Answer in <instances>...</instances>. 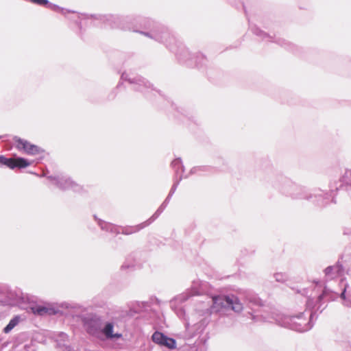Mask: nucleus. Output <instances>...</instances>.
<instances>
[{
	"label": "nucleus",
	"mask_w": 351,
	"mask_h": 351,
	"mask_svg": "<svg viewBox=\"0 0 351 351\" xmlns=\"http://www.w3.org/2000/svg\"><path fill=\"white\" fill-rule=\"evenodd\" d=\"M32 312L35 315H54L58 313V309L53 306H45L41 305H36L31 308Z\"/></svg>",
	"instance_id": "nucleus-7"
},
{
	"label": "nucleus",
	"mask_w": 351,
	"mask_h": 351,
	"mask_svg": "<svg viewBox=\"0 0 351 351\" xmlns=\"http://www.w3.org/2000/svg\"><path fill=\"white\" fill-rule=\"evenodd\" d=\"M342 271L341 265H336L334 266H330L326 268L325 274L329 278H333L340 274Z\"/></svg>",
	"instance_id": "nucleus-9"
},
{
	"label": "nucleus",
	"mask_w": 351,
	"mask_h": 351,
	"mask_svg": "<svg viewBox=\"0 0 351 351\" xmlns=\"http://www.w3.org/2000/svg\"><path fill=\"white\" fill-rule=\"evenodd\" d=\"M226 305L230 306L231 309L236 313H240L243 309L242 303L237 296L218 295L213 297L212 311L219 312Z\"/></svg>",
	"instance_id": "nucleus-1"
},
{
	"label": "nucleus",
	"mask_w": 351,
	"mask_h": 351,
	"mask_svg": "<svg viewBox=\"0 0 351 351\" xmlns=\"http://www.w3.org/2000/svg\"><path fill=\"white\" fill-rule=\"evenodd\" d=\"M114 325L112 323H107L102 329L103 333L108 339L119 338L121 335L119 333H113Z\"/></svg>",
	"instance_id": "nucleus-8"
},
{
	"label": "nucleus",
	"mask_w": 351,
	"mask_h": 351,
	"mask_svg": "<svg viewBox=\"0 0 351 351\" xmlns=\"http://www.w3.org/2000/svg\"><path fill=\"white\" fill-rule=\"evenodd\" d=\"M84 326L87 332L96 335L101 328V320L97 317H87L84 319Z\"/></svg>",
	"instance_id": "nucleus-5"
},
{
	"label": "nucleus",
	"mask_w": 351,
	"mask_h": 351,
	"mask_svg": "<svg viewBox=\"0 0 351 351\" xmlns=\"http://www.w3.org/2000/svg\"><path fill=\"white\" fill-rule=\"evenodd\" d=\"M57 184L63 189L73 188L74 186H76L73 181H71L70 180L66 179L63 177L58 178Z\"/></svg>",
	"instance_id": "nucleus-10"
},
{
	"label": "nucleus",
	"mask_w": 351,
	"mask_h": 351,
	"mask_svg": "<svg viewBox=\"0 0 351 351\" xmlns=\"http://www.w3.org/2000/svg\"><path fill=\"white\" fill-rule=\"evenodd\" d=\"M152 340L154 343L160 346L167 347L169 349H174L176 348V341L174 339L168 337L160 332H155L152 335Z\"/></svg>",
	"instance_id": "nucleus-4"
},
{
	"label": "nucleus",
	"mask_w": 351,
	"mask_h": 351,
	"mask_svg": "<svg viewBox=\"0 0 351 351\" xmlns=\"http://www.w3.org/2000/svg\"><path fill=\"white\" fill-rule=\"evenodd\" d=\"M19 318L18 317H15L12 319L9 324L4 328V332L5 333L10 332L19 324Z\"/></svg>",
	"instance_id": "nucleus-11"
},
{
	"label": "nucleus",
	"mask_w": 351,
	"mask_h": 351,
	"mask_svg": "<svg viewBox=\"0 0 351 351\" xmlns=\"http://www.w3.org/2000/svg\"><path fill=\"white\" fill-rule=\"evenodd\" d=\"M280 324L285 327H290L293 330L299 332L306 331L311 328L307 319L303 315L294 317H285Z\"/></svg>",
	"instance_id": "nucleus-2"
},
{
	"label": "nucleus",
	"mask_w": 351,
	"mask_h": 351,
	"mask_svg": "<svg viewBox=\"0 0 351 351\" xmlns=\"http://www.w3.org/2000/svg\"><path fill=\"white\" fill-rule=\"evenodd\" d=\"M15 142L16 147L19 150L23 151L29 155L40 154L43 151L38 146L31 144L29 142L24 139L16 138Z\"/></svg>",
	"instance_id": "nucleus-3"
},
{
	"label": "nucleus",
	"mask_w": 351,
	"mask_h": 351,
	"mask_svg": "<svg viewBox=\"0 0 351 351\" xmlns=\"http://www.w3.org/2000/svg\"><path fill=\"white\" fill-rule=\"evenodd\" d=\"M128 75L125 73H123L121 76L122 79L127 80Z\"/></svg>",
	"instance_id": "nucleus-13"
},
{
	"label": "nucleus",
	"mask_w": 351,
	"mask_h": 351,
	"mask_svg": "<svg viewBox=\"0 0 351 351\" xmlns=\"http://www.w3.org/2000/svg\"><path fill=\"white\" fill-rule=\"evenodd\" d=\"M1 164L5 165L8 167L14 169L15 167L24 168L28 167L30 162L23 158H6L1 156Z\"/></svg>",
	"instance_id": "nucleus-6"
},
{
	"label": "nucleus",
	"mask_w": 351,
	"mask_h": 351,
	"mask_svg": "<svg viewBox=\"0 0 351 351\" xmlns=\"http://www.w3.org/2000/svg\"><path fill=\"white\" fill-rule=\"evenodd\" d=\"M346 286L344 287L341 294V298L344 300L343 304L346 306H351V300L347 299L346 296Z\"/></svg>",
	"instance_id": "nucleus-12"
}]
</instances>
